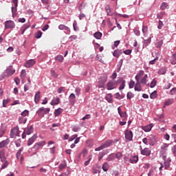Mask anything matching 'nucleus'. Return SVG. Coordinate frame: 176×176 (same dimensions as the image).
Wrapping results in <instances>:
<instances>
[{
    "label": "nucleus",
    "mask_w": 176,
    "mask_h": 176,
    "mask_svg": "<svg viewBox=\"0 0 176 176\" xmlns=\"http://www.w3.org/2000/svg\"><path fill=\"white\" fill-rule=\"evenodd\" d=\"M143 144L145 145H151V146H153L155 144H156L157 140H156V136L154 135H150L147 136L146 138H143L142 140Z\"/></svg>",
    "instance_id": "1"
},
{
    "label": "nucleus",
    "mask_w": 176,
    "mask_h": 176,
    "mask_svg": "<svg viewBox=\"0 0 176 176\" xmlns=\"http://www.w3.org/2000/svg\"><path fill=\"white\" fill-rule=\"evenodd\" d=\"M16 137H20V129L19 126H16L11 129L10 133V138H16Z\"/></svg>",
    "instance_id": "2"
},
{
    "label": "nucleus",
    "mask_w": 176,
    "mask_h": 176,
    "mask_svg": "<svg viewBox=\"0 0 176 176\" xmlns=\"http://www.w3.org/2000/svg\"><path fill=\"white\" fill-rule=\"evenodd\" d=\"M49 112H50V108L40 107L38 110L36 111V113L41 118H43V116H45V115H47Z\"/></svg>",
    "instance_id": "3"
},
{
    "label": "nucleus",
    "mask_w": 176,
    "mask_h": 176,
    "mask_svg": "<svg viewBox=\"0 0 176 176\" xmlns=\"http://www.w3.org/2000/svg\"><path fill=\"white\" fill-rule=\"evenodd\" d=\"M119 140H107L104 143L102 144L103 148L105 149L107 148H109V146H112L113 144H116V142H118Z\"/></svg>",
    "instance_id": "4"
},
{
    "label": "nucleus",
    "mask_w": 176,
    "mask_h": 176,
    "mask_svg": "<svg viewBox=\"0 0 176 176\" xmlns=\"http://www.w3.org/2000/svg\"><path fill=\"white\" fill-rule=\"evenodd\" d=\"M116 87H118V81L115 82L114 81L110 80L107 84V90H113Z\"/></svg>",
    "instance_id": "5"
},
{
    "label": "nucleus",
    "mask_w": 176,
    "mask_h": 176,
    "mask_svg": "<svg viewBox=\"0 0 176 176\" xmlns=\"http://www.w3.org/2000/svg\"><path fill=\"white\" fill-rule=\"evenodd\" d=\"M16 27V24L13 21H6L5 22V30H12Z\"/></svg>",
    "instance_id": "6"
},
{
    "label": "nucleus",
    "mask_w": 176,
    "mask_h": 176,
    "mask_svg": "<svg viewBox=\"0 0 176 176\" xmlns=\"http://www.w3.org/2000/svg\"><path fill=\"white\" fill-rule=\"evenodd\" d=\"M36 63V61H35L34 59L28 60L24 63V67H25V68H32V67H34Z\"/></svg>",
    "instance_id": "7"
},
{
    "label": "nucleus",
    "mask_w": 176,
    "mask_h": 176,
    "mask_svg": "<svg viewBox=\"0 0 176 176\" xmlns=\"http://www.w3.org/2000/svg\"><path fill=\"white\" fill-rule=\"evenodd\" d=\"M119 83H121L119 87V90H123L124 87H126V80H124L123 78H119L117 80V85H119Z\"/></svg>",
    "instance_id": "8"
},
{
    "label": "nucleus",
    "mask_w": 176,
    "mask_h": 176,
    "mask_svg": "<svg viewBox=\"0 0 176 176\" xmlns=\"http://www.w3.org/2000/svg\"><path fill=\"white\" fill-rule=\"evenodd\" d=\"M125 134V140L127 141H133V131H129V129H126L124 131Z\"/></svg>",
    "instance_id": "9"
},
{
    "label": "nucleus",
    "mask_w": 176,
    "mask_h": 176,
    "mask_svg": "<svg viewBox=\"0 0 176 176\" xmlns=\"http://www.w3.org/2000/svg\"><path fill=\"white\" fill-rule=\"evenodd\" d=\"M44 145H46V141H41V142H36L33 146V149H35L36 151H38V149L44 146Z\"/></svg>",
    "instance_id": "10"
},
{
    "label": "nucleus",
    "mask_w": 176,
    "mask_h": 176,
    "mask_svg": "<svg viewBox=\"0 0 176 176\" xmlns=\"http://www.w3.org/2000/svg\"><path fill=\"white\" fill-rule=\"evenodd\" d=\"M141 150L140 153L141 155H143V156H151V149L149 148H144L142 149V147L140 146Z\"/></svg>",
    "instance_id": "11"
},
{
    "label": "nucleus",
    "mask_w": 176,
    "mask_h": 176,
    "mask_svg": "<svg viewBox=\"0 0 176 176\" xmlns=\"http://www.w3.org/2000/svg\"><path fill=\"white\" fill-rule=\"evenodd\" d=\"M14 72H16L15 69H12V67H9L4 72V76L6 77L12 76V75H13Z\"/></svg>",
    "instance_id": "12"
},
{
    "label": "nucleus",
    "mask_w": 176,
    "mask_h": 176,
    "mask_svg": "<svg viewBox=\"0 0 176 176\" xmlns=\"http://www.w3.org/2000/svg\"><path fill=\"white\" fill-rule=\"evenodd\" d=\"M58 29L60 30L61 31H65V34H69L71 32V30H69V28L68 26H66L65 25L60 24L58 26Z\"/></svg>",
    "instance_id": "13"
},
{
    "label": "nucleus",
    "mask_w": 176,
    "mask_h": 176,
    "mask_svg": "<svg viewBox=\"0 0 176 176\" xmlns=\"http://www.w3.org/2000/svg\"><path fill=\"white\" fill-rule=\"evenodd\" d=\"M12 3H14V7L12 6V16L17 12V6L19 5V0H12Z\"/></svg>",
    "instance_id": "14"
},
{
    "label": "nucleus",
    "mask_w": 176,
    "mask_h": 176,
    "mask_svg": "<svg viewBox=\"0 0 176 176\" xmlns=\"http://www.w3.org/2000/svg\"><path fill=\"white\" fill-rule=\"evenodd\" d=\"M69 102L72 105H74L75 102H76V96L74 95V94H71L69 96Z\"/></svg>",
    "instance_id": "15"
},
{
    "label": "nucleus",
    "mask_w": 176,
    "mask_h": 176,
    "mask_svg": "<svg viewBox=\"0 0 176 176\" xmlns=\"http://www.w3.org/2000/svg\"><path fill=\"white\" fill-rule=\"evenodd\" d=\"M152 127H153V124H149L146 126H142V129H143L144 131H145L146 133H148V132L151 131V130H152Z\"/></svg>",
    "instance_id": "16"
},
{
    "label": "nucleus",
    "mask_w": 176,
    "mask_h": 176,
    "mask_svg": "<svg viewBox=\"0 0 176 176\" xmlns=\"http://www.w3.org/2000/svg\"><path fill=\"white\" fill-rule=\"evenodd\" d=\"M37 137L38 136L36 135V134H34L32 137L29 138V140L28 141V146H30V145H32L34 144V142H35V140H36Z\"/></svg>",
    "instance_id": "17"
},
{
    "label": "nucleus",
    "mask_w": 176,
    "mask_h": 176,
    "mask_svg": "<svg viewBox=\"0 0 176 176\" xmlns=\"http://www.w3.org/2000/svg\"><path fill=\"white\" fill-rule=\"evenodd\" d=\"M9 142H10L9 139L1 141L0 142V149H2V148H5L7 145H9Z\"/></svg>",
    "instance_id": "18"
},
{
    "label": "nucleus",
    "mask_w": 176,
    "mask_h": 176,
    "mask_svg": "<svg viewBox=\"0 0 176 176\" xmlns=\"http://www.w3.org/2000/svg\"><path fill=\"white\" fill-rule=\"evenodd\" d=\"M144 74H145V72H144V70H140L138 72L135 77L136 82H140V79H141V76H144Z\"/></svg>",
    "instance_id": "19"
},
{
    "label": "nucleus",
    "mask_w": 176,
    "mask_h": 176,
    "mask_svg": "<svg viewBox=\"0 0 176 176\" xmlns=\"http://www.w3.org/2000/svg\"><path fill=\"white\" fill-rule=\"evenodd\" d=\"M25 133H26L27 135H30L34 133V127L30 126L24 129Z\"/></svg>",
    "instance_id": "20"
},
{
    "label": "nucleus",
    "mask_w": 176,
    "mask_h": 176,
    "mask_svg": "<svg viewBox=\"0 0 176 176\" xmlns=\"http://www.w3.org/2000/svg\"><path fill=\"white\" fill-rule=\"evenodd\" d=\"M130 163L131 164H135L138 163V155H133L131 158L129 159Z\"/></svg>",
    "instance_id": "21"
},
{
    "label": "nucleus",
    "mask_w": 176,
    "mask_h": 176,
    "mask_svg": "<svg viewBox=\"0 0 176 176\" xmlns=\"http://www.w3.org/2000/svg\"><path fill=\"white\" fill-rule=\"evenodd\" d=\"M0 160L2 163L6 160V157H5V149L0 151Z\"/></svg>",
    "instance_id": "22"
},
{
    "label": "nucleus",
    "mask_w": 176,
    "mask_h": 176,
    "mask_svg": "<svg viewBox=\"0 0 176 176\" xmlns=\"http://www.w3.org/2000/svg\"><path fill=\"white\" fill-rule=\"evenodd\" d=\"M118 113H119L120 118H127V113L126 111H124V112L122 111L120 107H119L118 108Z\"/></svg>",
    "instance_id": "23"
},
{
    "label": "nucleus",
    "mask_w": 176,
    "mask_h": 176,
    "mask_svg": "<svg viewBox=\"0 0 176 176\" xmlns=\"http://www.w3.org/2000/svg\"><path fill=\"white\" fill-rule=\"evenodd\" d=\"M134 90L135 91H141V90H142V87H141V82H140V81H136Z\"/></svg>",
    "instance_id": "24"
},
{
    "label": "nucleus",
    "mask_w": 176,
    "mask_h": 176,
    "mask_svg": "<svg viewBox=\"0 0 176 176\" xmlns=\"http://www.w3.org/2000/svg\"><path fill=\"white\" fill-rule=\"evenodd\" d=\"M112 94H107L105 96V100L109 102V104H112L113 102V100L112 99Z\"/></svg>",
    "instance_id": "25"
},
{
    "label": "nucleus",
    "mask_w": 176,
    "mask_h": 176,
    "mask_svg": "<svg viewBox=\"0 0 176 176\" xmlns=\"http://www.w3.org/2000/svg\"><path fill=\"white\" fill-rule=\"evenodd\" d=\"M122 50H116L113 53V56L114 57H116V58H119V57L120 56V55H122Z\"/></svg>",
    "instance_id": "26"
},
{
    "label": "nucleus",
    "mask_w": 176,
    "mask_h": 176,
    "mask_svg": "<svg viewBox=\"0 0 176 176\" xmlns=\"http://www.w3.org/2000/svg\"><path fill=\"white\" fill-rule=\"evenodd\" d=\"M58 104H60V98L56 97L53 98L52 102H51V105H58Z\"/></svg>",
    "instance_id": "27"
},
{
    "label": "nucleus",
    "mask_w": 176,
    "mask_h": 176,
    "mask_svg": "<svg viewBox=\"0 0 176 176\" xmlns=\"http://www.w3.org/2000/svg\"><path fill=\"white\" fill-rule=\"evenodd\" d=\"M40 100H41V91H37L34 96V102H36V104H38Z\"/></svg>",
    "instance_id": "28"
},
{
    "label": "nucleus",
    "mask_w": 176,
    "mask_h": 176,
    "mask_svg": "<svg viewBox=\"0 0 176 176\" xmlns=\"http://www.w3.org/2000/svg\"><path fill=\"white\" fill-rule=\"evenodd\" d=\"M63 109H61V108H58L57 109H55L54 112V116L55 117L60 116V115H61V113H63Z\"/></svg>",
    "instance_id": "29"
},
{
    "label": "nucleus",
    "mask_w": 176,
    "mask_h": 176,
    "mask_svg": "<svg viewBox=\"0 0 176 176\" xmlns=\"http://www.w3.org/2000/svg\"><path fill=\"white\" fill-rule=\"evenodd\" d=\"M163 46V40H156L155 41V47L157 49H160Z\"/></svg>",
    "instance_id": "30"
},
{
    "label": "nucleus",
    "mask_w": 176,
    "mask_h": 176,
    "mask_svg": "<svg viewBox=\"0 0 176 176\" xmlns=\"http://www.w3.org/2000/svg\"><path fill=\"white\" fill-rule=\"evenodd\" d=\"M104 9L107 13V16H113V14L111 12V7H109V5L105 6Z\"/></svg>",
    "instance_id": "31"
},
{
    "label": "nucleus",
    "mask_w": 176,
    "mask_h": 176,
    "mask_svg": "<svg viewBox=\"0 0 176 176\" xmlns=\"http://www.w3.org/2000/svg\"><path fill=\"white\" fill-rule=\"evenodd\" d=\"M23 151H24V147H21L16 152V157L17 159V160H19L20 159V155H21V152H23Z\"/></svg>",
    "instance_id": "32"
},
{
    "label": "nucleus",
    "mask_w": 176,
    "mask_h": 176,
    "mask_svg": "<svg viewBox=\"0 0 176 176\" xmlns=\"http://www.w3.org/2000/svg\"><path fill=\"white\" fill-rule=\"evenodd\" d=\"M19 122L21 124H25V123H27V118L25 117H19Z\"/></svg>",
    "instance_id": "33"
},
{
    "label": "nucleus",
    "mask_w": 176,
    "mask_h": 176,
    "mask_svg": "<svg viewBox=\"0 0 176 176\" xmlns=\"http://www.w3.org/2000/svg\"><path fill=\"white\" fill-rule=\"evenodd\" d=\"M170 61V64H172V65H175V64H176V53L173 54L172 55Z\"/></svg>",
    "instance_id": "34"
},
{
    "label": "nucleus",
    "mask_w": 176,
    "mask_h": 176,
    "mask_svg": "<svg viewBox=\"0 0 176 176\" xmlns=\"http://www.w3.org/2000/svg\"><path fill=\"white\" fill-rule=\"evenodd\" d=\"M167 69L164 67H162L158 70V75H166Z\"/></svg>",
    "instance_id": "35"
},
{
    "label": "nucleus",
    "mask_w": 176,
    "mask_h": 176,
    "mask_svg": "<svg viewBox=\"0 0 176 176\" xmlns=\"http://www.w3.org/2000/svg\"><path fill=\"white\" fill-rule=\"evenodd\" d=\"M94 36L96 39H101V38H102V33L96 32L94 34Z\"/></svg>",
    "instance_id": "36"
},
{
    "label": "nucleus",
    "mask_w": 176,
    "mask_h": 176,
    "mask_svg": "<svg viewBox=\"0 0 176 176\" xmlns=\"http://www.w3.org/2000/svg\"><path fill=\"white\" fill-rule=\"evenodd\" d=\"M142 31L144 36H146V35H148V26L143 25Z\"/></svg>",
    "instance_id": "37"
},
{
    "label": "nucleus",
    "mask_w": 176,
    "mask_h": 176,
    "mask_svg": "<svg viewBox=\"0 0 176 176\" xmlns=\"http://www.w3.org/2000/svg\"><path fill=\"white\" fill-rule=\"evenodd\" d=\"M107 162H112L115 160V154L111 153L110 154L107 158H106Z\"/></svg>",
    "instance_id": "38"
},
{
    "label": "nucleus",
    "mask_w": 176,
    "mask_h": 176,
    "mask_svg": "<svg viewBox=\"0 0 176 176\" xmlns=\"http://www.w3.org/2000/svg\"><path fill=\"white\" fill-rule=\"evenodd\" d=\"M87 160L85 162L84 165L85 166H89V164H90V162H91V159H93V155H89L87 157Z\"/></svg>",
    "instance_id": "39"
},
{
    "label": "nucleus",
    "mask_w": 176,
    "mask_h": 176,
    "mask_svg": "<svg viewBox=\"0 0 176 176\" xmlns=\"http://www.w3.org/2000/svg\"><path fill=\"white\" fill-rule=\"evenodd\" d=\"M3 164L1 165V170H5V168H6V167H8V166H9V162H8V160H5V161H3Z\"/></svg>",
    "instance_id": "40"
},
{
    "label": "nucleus",
    "mask_w": 176,
    "mask_h": 176,
    "mask_svg": "<svg viewBox=\"0 0 176 176\" xmlns=\"http://www.w3.org/2000/svg\"><path fill=\"white\" fill-rule=\"evenodd\" d=\"M151 41H152V37H148L147 39L144 40L143 43L146 47L148 46V45L151 43Z\"/></svg>",
    "instance_id": "41"
},
{
    "label": "nucleus",
    "mask_w": 176,
    "mask_h": 176,
    "mask_svg": "<svg viewBox=\"0 0 176 176\" xmlns=\"http://www.w3.org/2000/svg\"><path fill=\"white\" fill-rule=\"evenodd\" d=\"M55 60L56 61H59V63H63L64 61V56L63 55H58L56 58Z\"/></svg>",
    "instance_id": "42"
},
{
    "label": "nucleus",
    "mask_w": 176,
    "mask_h": 176,
    "mask_svg": "<svg viewBox=\"0 0 176 176\" xmlns=\"http://www.w3.org/2000/svg\"><path fill=\"white\" fill-rule=\"evenodd\" d=\"M21 78L24 80L25 79V76H27V72H25V69H23L21 72Z\"/></svg>",
    "instance_id": "43"
},
{
    "label": "nucleus",
    "mask_w": 176,
    "mask_h": 176,
    "mask_svg": "<svg viewBox=\"0 0 176 176\" xmlns=\"http://www.w3.org/2000/svg\"><path fill=\"white\" fill-rule=\"evenodd\" d=\"M160 9L162 10H166V9H168V4H167L166 3H162L161 6H160Z\"/></svg>",
    "instance_id": "44"
},
{
    "label": "nucleus",
    "mask_w": 176,
    "mask_h": 176,
    "mask_svg": "<svg viewBox=\"0 0 176 176\" xmlns=\"http://www.w3.org/2000/svg\"><path fill=\"white\" fill-rule=\"evenodd\" d=\"M157 98V92L156 91H154L153 93L150 95V98L152 100H155V98Z\"/></svg>",
    "instance_id": "45"
},
{
    "label": "nucleus",
    "mask_w": 176,
    "mask_h": 176,
    "mask_svg": "<svg viewBox=\"0 0 176 176\" xmlns=\"http://www.w3.org/2000/svg\"><path fill=\"white\" fill-rule=\"evenodd\" d=\"M164 14H166L165 12H160L157 14V18H158L160 20H162V19L164 17Z\"/></svg>",
    "instance_id": "46"
},
{
    "label": "nucleus",
    "mask_w": 176,
    "mask_h": 176,
    "mask_svg": "<svg viewBox=\"0 0 176 176\" xmlns=\"http://www.w3.org/2000/svg\"><path fill=\"white\" fill-rule=\"evenodd\" d=\"M14 144L16 146V148H20L21 146V139H18L14 141Z\"/></svg>",
    "instance_id": "47"
},
{
    "label": "nucleus",
    "mask_w": 176,
    "mask_h": 176,
    "mask_svg": "<svg viewBox=\"0 0 176 176\" xmlns=\"http://www.w3.org/2000/svg\"><path fill=\"white\" fill-rule=\"evenodd\" d=\"M108 168H109V165L108 164V163L105 162L102 165V170L103 171H108Z\"/></svg>",
    "instance_id": "48"
},
{
    "label": "nucleus",
    "mask_w": 176,
    "mask_h": 176,
    "mask_svg": "<svg viewBox=\"0 0 176 176\" xmlns=\"http://www.w3.org/2000/svg\"><path fill=\"white\" fill-rule=\"evenodd\" d=\"M146 79H148V74L144 75L141 80L140 83H142V85H146Z\"/></svg>",
    "instance_id": "49"
},
{
    "label": "nucleus",
    "mask_w": 176,
    "mask_h": 176,
    "mask_svg": "<svg viewBox=\"0 0 176 176\" xmlns=\"http://www.w3.org/2000/svg\"><path fill=\"white\" fill-rule=\"evenodd\" d=\"M116 159H118V160H120L121 158L123 157V154L120 152H118L116 155H114Z\"/></svg>",
    "instance_id": "50"
},
{
    "label": "nucleus",
    "mask_w": 176,
    "mask_h": 176,
    "mask_svg": "<svg viewBox=\"0 0 176 176\" xmlns=\"http://www.w3.org/2000/svg\"><path fill=\"white\" fill-rule=\"evenodd\" d=\"M21 115L22 118H25V116H28V115H30V111L28 110H25L21 113Z\"/></svg>",
    "instance_id": "51"
},
{
    "label": "nucleus",
    "mask_w": 176,
    "mask_h": 176,
    "mask_svg": "<svg viewBox=\"0 0 176 176\" xmlns=\"http://www.w3.org/2000/svg\"><path fill=\"white\" fill-rule=\"evenodd\" d=\"M126 97H127L128 100H131V98H134V94L129 91L127 93Z\"/></svg>",
    "instance_id": "52"
},
{
    "label": "nucleus",
    "mask_w": 176,
    "mask_h": 176,
    "mask_svg": "<svg viewBox=\"0 0 176 176\" xmlns=\"http://www.w3.org/2000/svg\"><path fill=\"white\" fill-rule=\"evenodd\" d=\"M76 138H78V134L72 135L70 138H69V142H71L74 141V140H76Z\"/></svg>",
    "instance_id": "53"
},
{
    "label": "nucleus",
    "mask_w": 176,
    "mask_h": 176,
    "mask_svg": "<svg viewBox=\"0 0 176 176\" xmlns=\"http://www.w3.org/2000/svg\"><path fill=\"white\" fill-rule=\"evenodd\" d=\"M163 25H164V24L163 23V21H162L161 20H160V21H158V25H157L158 30H162V28H163Z\"/></svg>",
    "instance_id": "54"
},
{
    "label": "nucleus",
    "mask_w": 176,
    "mask_h": 176,
    "mask_svg": "<svg viewBox=\"0 0 176 176\" xmlns=\"http://www.w3.org/2000/svg\"><path fill=\"white\" fill-rule=\"evenodd\" d=\"M129 89H133V87H134V86H135V82H134V80H131L129 82Z\"/></svg>",
    "instance_id": "55"
},
{
    "label": "nucleus",
    "mask_w": 176,
    "mask_h": 176,
    "mask_svg": "<svg viewBox=\"0 0 176 176\" xmlns=\"http://www.w3.org/2000/svg\"><path fill=\"white\" fill-rule=\"evenodd\" d=\"M80 130V127L78 126H74L72 128V131H74V133H78V131H79Z\"/></svg>",
    "instance_id": "56"
},
{
    "label": "nucleus",
    "mask_w": 176,
    "mask_h": 176,
    "mask_svg": "<svg viewBox=\"0 0 176 176\" xmlns=\"http://www.w3.org/2000/svg\"><path fill=\"white\" fill-rule=\"evenodd\" d=\"M156 80H155V79H153L152 81H151V84H150V87L151 88V89H153V87H155V86H156Z\"/></svg>",
    "instance_id": "57"
},
{
    "label": "nucleus",
    "mask_w": 176,
    "mask_h": 176,
    "mask_svg": "<svg viewBox=\"0 0 176 176\" xmlns=\"http://www.w3.org/2000/svg\"><path fill=\"white\" fill-rule=\"evenodd\" d=\"M168 148V144H164L161 146V149H162V151H167Z\"/></svg>",
    "instance_id": "58"
},
{
    "label": "nucleus",
    "mask_w": 176,
    "mask_h": 176,
    "mask_svg": "<svg viewBox=\"0 0 176 176\" xmlns=\"http://www.w3.org/2000/svg\"><path fill=\"white\" fill-rule=\"evenodd\" d=\"M105 155V153L104 152H100L98 154V160H101L102 159V157H104V156Z\"/></svg>",
    "instance_id": "59"
},
{
    "label": "nucleus",
    "mask_w": 176,
    "mask_h": 176,
    "mask_svg": "<svg viewBox=\"0 0 176 176\" xmlns=\"http://www.w3.org/2000/svg\"><path fill=\"white\" fill-rule=\"evenodd\" d=\"M164 164L165 170H168V168H170V162H166V161H164Z\"/></svg>",
    "instance_id": "60"
},
{
    "label": "nucleus",
    "mask_w": 176,
    "mask_h": 176,
    "mask_svg": "<svg viewBox=\"0 0 176 176\" xmlns=\"http://www.w3.org/2000/svg\"><path fill=\"white\" fill-rule=\"evenodd\" d=\"M75 93H76V95L78 96V97H79V96H80V88L79 87L76 88Z\"/></svg>",
    "instance_id": "61"
},
{
    "label": "nucleus",
    "mask_w": 176,
    "mask_h": 176,
    "mask_svg": "<svg viewBox=\"0 0 176 176\" xmlns=\"http://www.w3.org/2000/svg\"><path fill=\"white\" fill-rule=\"evenodd\" d=\"M133 52V50H126L124 51H123L124 54H126L127 56H129V54H131V52Z\"/></svg>",
    "instance_id": "62"
},
{
    "label": "nucleus",
    "mask_w": 176,
    "mask_h": 176,
    "mask_svg": "<svg viewBox=\"0 0 176 176\" xmlns=\"http://www.w3.org/2000/svg\"><path fill=\"white\" fill-rule=\"evenodd\" d=\"M42 36V32L38 31L36 35H35V38H36V39H39V38H41Z\"/></svg>",
    "instance_id": "63"
},
{
    "label": "nucleus",
    "mask_w": 176,
    "mask_h": 176,
    "mask_svg": "<svg viewBox=\"0 0 176 176\" xmlns=\"http://www.w3.org/2000/svg\"><path fill=\"white\" fill-rule=\"evenodd\" d=\"M176 93V87H173L169 92L170 96H174Z\"/></svg>",
    "instance_id": "64"
}]
</instances>
